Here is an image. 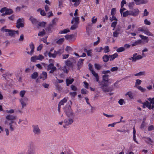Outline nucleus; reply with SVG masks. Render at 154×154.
Listing matches in <instances>:
<instances>
[{"label":"nucleus","instance_id":"f257e3e1","mask_svg":"<svg viewBox=\"0 0 154 154\" xmlns=\"http://www.w3.org/2000/svg\"><path fill=\"white\" fill-rule=\"evenodd\" d=\"M108 76L107 75H103L102 77V80L101 82H98L100 88L105 92H108L110 91L109 89L106 87L110 84L108 80Z\"/></svg>","mask_w":154,"mask_h":154},{"label":"nucleus","instance_id":"f03ea898","mask_svg":"<svg viewBox=\"0 0 154 154\" xmlns=\"http://www.w3.org/2000/svg\"><path fill=\"white\" fill-rule=\"evenodd\" d=\"M6 118L7 120L5 121V124L8 126L7 127L9 128L10 131H13L14 129V126L13 124L14 123L16 124V123L13 121L16 119V116L12 115H8L6 116Z\"/></svg>","mask_w":154,"mask_h":154},{"label":"nucleus","instance_id":"7ed1b4c3","mask_svg":"<svg viewBox=\"0 0 154 154\" xmlns=\"http://www.w3.org/2000/svg\"><path fill=\"white\" fill-rule=\"evenodd\" d=\"M137 31L141 32L149 36H153V34L151 32L148 28L145 26H142L138 28Z\"/></svg>","mask_w":154,"mask_h":154},{"label":"nucleus","instance_id":"20e7f679","mask_svg":"<svg viewBox=\"0 0 154 154\" xmlns=\"http://www.w3.org/2000/svg\"><path fill=\"white\" fill-rule=\"evenodd\" d=\"M150 102L146 101L143 104V107L145 106L148 107L149 109H153L154 107V98L152 99L151 98H149L148 99Z\"/></svg>","mask_w":154,"mask_h":154},{"label":"nucleus","instance_id":"39448f33","mask_svg":"<svg viewBox=\"0 0 154 154\" xmlns=\"http://www.w3.org/2000/svg\"><path fill=\"white\" fill-rule=\"evenodd\" d=\"M64 112L68 117H71L74 116L73 113L69 105L66 106L64 109Z\"/></svg>","mask_w":154,"mask_h":154},{"label":"nucleus","instance_id":"423d86ee","mask_svg":"<svg viewBox=\"0 0 154 154\" xmlns=\"http://www.w3.org/2000/svg\"><path fill=\"white\" fill-rule=\"evenodd\" d=\"M64 112L68 117H71L74 116L73 113L69 105L66 106L64 109Z\"/></svg>","mask_w":154,"mask_h":154},{"label":"nucleus","instance_id":"0eeeda50","mask_svg":"<svg viewBox=\"0 0 154 154\" xmlns=\"http://www.w3.org/2000/svg\"><path fill=\"white\" fill-rule=\"evenodd\" d=\"M19 102L22 106V108H23L24 107L26 106L28 104V99L27 97H25L23 98H20L19 99Z\"/></svg>","mask_w":154,"mask_h":154},{"label":"nucleus","instance_id":"6e6552de","mask_svg":"<svg viewBox=\"0 0 154 154\" xmlns=\"http://www.w3.org/2000/svg\"><path fill=\"white\" fill-rule=\"evenodd\" d=\"M44 59V57L42 54L38 56H34L31 57L30 60L31 62H35L36 60L42 61Z\"/></svg>","mask_w":154,"mask_h":154},{"label":"nucleus","instance_id":"1a4fd4ad","mask_svg":"<svg viewBox=\"0 0 154 154\" xmlns=\"http://www.w3.org/2000/svg\"><path fill=\"white\" fill-rule=\"evenodd\" d=\"M47 73L44 71H43L41 74L40 75L39 78L37 79L36 80L37 83L40 82L39 79H42L43 80H46L47 78Z\"/></svg>","mask_w":154,"mask_h":154},{"label":"nucleus","instance_id":"9d476101","mask_svg":"<svg viewBox=\"0 0 154 154\" xmlns=\"http://www.w3.org/2000/svg\"><path fill=\"white\" fill-rule=\"evenodd\" d=\"M24 19L23 18H19L17 22L16 26L18 28L23 27L24 26Z\"/></svg>","mask_w":154,"mask_h":154},{"label":"nucleus","instance_id":"9b49d317","mask_svg":"<svg viewBox=\"0 0 154 154\" xmlns=\"http://www.w3.org/2000/svg\"><path fill=\"white\" fill-rule=\"evenodd\" d=\"M33 131L35 134H39L41 133V130L38 126L37 125H34L32 126Z\"/></svg>","mask_w":154,"mask_h":154},{"label":"nucleus","instance_id":"f8f14e48","mask_svg":"<svg viewBox=\"0 0 154 154\" xmlns=\"http://www.w3.org/2000/svg\"><path fill=\"white\" fill-rule=\"evenodd\" d=\"M89 69L93 75L95 77L97 82H98L99 80V77L97 73H96L95 72L93 69L92 67L91 66L90 64H89Z\"/></svg>","mask_w":154,"mask_h":154},{"label":"nucleus","instance_id":"ddd939ff","mask_svg":"<svg viewBox=\"0 0 154 154\" xmlns=\"http://www.w3.org/2000/svg\"><path fill=\"white\" fill-rule=\"evenodd\" d=\"M56 69V68L54 66V65L53 63H50L48 66L47 70H51L49 72L50 73H53Z\"/></svg>","mask_w":154,"mask_h":154},{"label":"nucleus","instance_id":"4468645a","mask_svg":"<svg viewBox=\"0 0 154 154\" xmlns=\"http://www.w3.org/2000/svg\"><path fill=\"white\" fill-rule=\"evenodd\" d=\"M143 57L140 55H138L137 53H135L133 54V56L132 58V61L135 62L137 60L142 58Z\"/></svg>","mask_w":154,"mask_h":154},{"label":"nucleus","instance_id":"2eb2a0df","mask_svg":"<svg viewBox=\"0 0 154 154\" xmlns=\"http://www.w3.org/2000/svg\"><path fill=\"white\" fill-rule=\"evenodd\" d=\"M131 11V15L134 17H136L139 14L140 11L138 8H135L132 10H130Z\"/></svg>","mask_w":154,"mask_h":154},{"label":"nucleus","instance_id":"dca6fc26","mask_svg":"<svg viewBox=\"0 0 154 154\" xmlns=\"http://www.w3.org/2000/svg\"><path fill=\"white\" fill-rule=\"evenodd\" d=\"M64 123L66 125L71 124L73 122V118H68L64 120Z\"/></svg>","mask_w":154,"mask_h":154},{"label":"nucleus","instance_id":"f3484780","mask_svg":"<svg viewBox=\"0 0 154 154\" xmlns=\"http://www.w3.org/2000/svg\"><path fill=\"white\" fill-rule=\"evenodd\" d=\"M29 20L34 25L37 26L38 23V21L33 17H30L29 18Z\"/></svg>","mask_w":154,"mask_h":154},{"label":"nucleus","instance_id":"a211bd4d","mask_svg":"<svg viewBox=\"0 0 154 154\" xmlns=\"http://www.w3.org/2000/svg\"><path fill=\"white\" fill-rule=\"evenodd\" d=\"M29 47L31 51L30 52L28 51L27 53L30 55H32L34 50V46L33 43H31L30 44Z\"/></svg>","mask_w":154,"mask_h":154},{"label":"nucleus","instance_id":"6ab92c4d","mask_svg":"<svg viewBox=\"0 0 154 154\" xmlns=\"http://www.w3.org/2000/svg\"><path fill=\"white\" fill-rule=\"evenodd\" d=\"M84 59H81L79 60L77 63V69H79L82 66L83 63V61Z\"/></svg>","mask_w":154,"mask_h":154},{"label":"nucleus","instance_id":"aec40b11","mask_svg":"<svg viewBox=\"0 0 154 154\" xmlns=\"http://www.w3.org/2000/svg\"><path fill=\"white\" fill-rule=\"evenodd\" d=\"M79 23V18L78 17L73 18L71 21L72 24L78 25Z\"/></svg>","mask_w":154,"mask_h":154},{"label":"nucleus","instance_id":"412c9836","mask_svg":"<svg viewBox=\"0 0 154 154\" xmlns=\"http://www.w3.org/2000/svg\"><path fill=\"white\" fill-rule=\"evenodd\" d=\"M8 34L9 35L13 36L16 33H18V31H15L13 30L9 29V31H8Z\"/></svg>","mask_w":154,"mask_h":154},{"label":"nucleus","instance_id":"4be33fe9","mask_svg":"<svg viewBox=\"0 0 154 154\" xmlns=\"http://www.w3.org/2000/svg\"><path fill=\"white\" fill-rule=\"evenodd\" d=\"M142 43V41L141 40H138L135 42H132L131 45L132 46H134L138 45L141 44Z\"/></svg>","mask_w":154,"mask_h":154},{"label":"nucleus","instance_id":"5701e85b","mask_svg":"<svg viewBox=\"0 0 154 154\" xmlns=\"http://www.w3.org/2000/svg\"><path fill=\"white\" fill-rule=\"evenodd\" d=\"M66 85L69 86L70 84H71L74 81L73 78H69L66 79Z\"/></svg>","mask_w":154,"mask_h":154},{"label":"nucleus","instance_id":"b1692460","mask_svg":"<svg viewBox=\"0 0 154 154\" xmlns=\"http://www.w3.org/2000/svg\"><path fill=\"white\" fill-rule=\"evenodd\" d=\"M67 100V98L66 97L64 98L59 102L58 105L59 106H61L63 105L64 103L66 102Z\"/></svg>","mask_w":154,"mask_h":154},{"label":"nucleus","instance_id":"393cba45","mask_svg":"<svg viewBox=\"0 0 154 154\" xmlns=\"http://www.w3.org/2000/svg\"><path fill=\"white\" fill-rule=\"evenodd\" d=\"M48 55L49 57L55 58L57 55L56 51H55L53 54L49 52L48 53Z\"/></svg>","mask_w":154,"mask_h":154},{"label":"nucleus","instance_id":"a878e982","mask_svg":"<svg viewBox=\"0 0 154 154\" xmlns=\"http://www.w3.org/2000/svg\"><path fill=\"white\" fill-rule=\"evenodd\" d=\"M144 138L145 140L147 143L151 144L152 143V141L150 138L148 137H145Z\"/></svg>","mask_w":154,"mask_h":154},{"label":"nucleus","instance_id":"bb28decb","mask_svg":"<svg viewBox=\"0 0 154 154\" xmlns=\"http://www.w3.org/2000/svg\"><path fill=\"white\" fill-rule=\"evenodd\" d=\"M38 73L37 72H35L31 75V77L32 79H35L38 77Z\"/></svg>","mask_w":154,"mask_h":154},{"label":"nucleus","instance_id":"cd10ccee","mask_svg":"<svg viewBox=\"0 0 154 154\" xmlns=\"http://www.w3.org/2000/svg\"><path fill=\"white\" fill-rule=\"evenodd\" d=\"M109 56L110 60H112L118 56V55L117 53H115L113 55H109Z\"/></svg>","mask_w":154,"mask_h":154},{"label":"nucleus","instance_id":"c85d7f7f","mask_svg":"<svg viewBox=\"0 0 154 154\" xmlns=\"http://www.w3.org/2000/svg\"><path fill=\"white\" fill-rule=\"evenodd\" d=\"M26 93V91L25 90H22L20 91L19 93V95L20 98L26 97H24V95Z\"/></svg>","mask_w":154,"mask_h":154},{"label":"nucleus","instance_id":"c756f323","mask_svg":"<svg viewBox=\"0 0 154 154\" xmlns=\"http://www.w3.org/2000/svg\"><path fill=\"white\" fill-rule=\"evenodd\" d=\"M131 11H126L124 12L123 14V17H126L128 15H131Z\"/></svg>","mask_w":154,"mask_h":154},{"label":"nucleus","instance_id":"7c9ffc66","mask_svg":"<svg viewBox=\"0 0 154 154\" xmlns=\"http://www.w3.org/2000/svg\"><path fill=\"white\" fill-rule=\"evenodd\" d=\"M103 50V48L102 47H97L94 49V51L95 52L99 53L101 52Z\"/></svg>","mask_w":154,"mask_h":154},{"label":"nucleus","instance_id":"2f4dec72","mask_svg":"<svg viewBox=\"0 0 154 154\" xmlns=\"http://www.w3.org/2000/svg\"><path fill=\"white\" fill-rule=\"evenodd\" d=\"M136 88L142 92H145L146 91V88H143L140 86H138L136 87Z\"/></svg>","mask_w":154,"mask_h":154},{"label":"nucleus","instance_id":"473e14b6","mask_svg":"<svg viewBox=\"0 0 154 154\" xmlns=\"http://www.w3.org/2000/svg\"><path fill=\"white\" fill-rule=\"evenodd\" d=\"M84 51L87 53V55L88 56H91L92 54V50H88L86 49H84Z\"/></svg>","mask_w":154,"mask_h":154},{"label":"nucleus","instance_id":"72a5a7b5","mask_svg":"<svg viewBox=\"0 0 154 154\" xmlns=\"http://www.w3.org/2000/svg\"><path fill=\"white\" fill-rule=\"evenodd\" d=\"M37 11L40 12L41 15L42 16H44L46 15V14L44 10H42L41 9L39 8L37 10Z\"/></svg>","mask_w":154,"mask_h":154},{"label":"nucleus","instance_id":"f704fd0d","mask_svg":"<svg viewBox=\"0 0 154 154\" xmlns=\"http://www.w3.org/2000/svg\"><path fill=\"white\" fill-rule=\"evenodd\" d=\"M72 1L73 2H74V6H77L80 3V0H72Z\"/></svg>","mask_w":154,"mask_h":154},{"label":"nucleus","instance_id":"c9c22d12","mask_svg":"<svg viewBox=\"0 0 154 154\" xmlns=\"http://www.w3.org/2000/svg\"><path fill=\"white\" fill-rule=\"evenodd\" d=\"M26 154H35V151L33 149H28Z\"/></svg>","mask_w":154,"mask_h":154},{"label":"nucleus","instance_id":"e433bc0d","mask_svg":"<svg viewBox=\"0 0 154 154\" xmlns=\"http://www.w3.org/2000/svg\"><path fill=\"white\" fill-rule=\"evenodd\" d=\"M119 34V30H117L113 32V36L114 37H118Z\"/></svg>","mask_w":154,"mask_h":154},{"label":"nucleus","instance_id":"4c0bfd02","mask_svg":"<svg viewBox=\"0 0 154 154\" xmlns=\"http://www.w3.org/2000/svg\"><path fill=\"white\" fill-rule=\"evenodd\" d=\"M103 59L104 62H107L109 59V56L106 55H105L103 57Z\"/></svg>","mask_w":154,"mask_h":154},{"label":"nucleus","instance_id":"58836bf2","mask_svg":"<svg viewBox=\"0 0 154 154\" xmlns=\"http://www.w3.org/2000/svg\"><path fill=\"white\" fill-rule=\"evenodd\" d=\"M126 95H128L131 99H133L134 98L133 94L131 92H127Z\"/></svg>","mask_w":154,"mask_h":154},{"label":"nucleus","instance_id":"ea45409f","mask_svg":"<svg viewBox=\"0 0 154 154\" xmlns=\"http://www.w3.org/2000/svg\"><path fill=\"white\" fill-rule=\"evenodd\" d=\"M13 13L12 10L11 9H7L5 12V14L7 15H9Z\"/></svg>","mask_w":154,"mask_h":154},{"label":"nucleus","instance_id":"a19ab883","mask_svg":"<svg viewBox=\"0 0 154 154\" xmlns=\"http://www.w3.org/2000/svg\"><path fill=\"white\" fill-rule=\"evenodd\" d=\"M70 31L68 29H64L63 30H62L60 31L59 32V33L60 34H65L66 33L68 32H69Z\"/></svg>","mask_w":154,"mask_h":154},{"label":"nucleus","instance_id":"79ce46f5","mask_svg":"<svg viewBox=\"0 0 154 154\" xmlns=\"http://www.w3.org/2000/svg\"><path fill=\"white\" fill-rule=\"evenodd\" d=\"M45 22H38V23L37 24V26L38 27V26H42V27H44L45 26Z\"/></svg>","mask_w":154,"mask_h":154},{"label":"nucleus","instance_id":"37998d69","mask_svg":"<svg viewBox=\"0 0 154 154\" xmlns=\"http://www.w3.org/2000/svg\"><path fill=\"white\" fill-rule=\"evenodd\" d=\"M64 41V38H60L57 41V43L58 44H62Z\"/></svg>","mask_w":154,"mask_h":154},{"label":"nucleus","instance_id":"c03bdc74","mask_svg":"<svg viewBox=\"0 0 154 154\" xmlns=\"http://www.w3.org/2000/svg\"><path fill=\"white\" fill-rule=\"evenodd\" d=\"M125 50V48L124 47H121L118 48L116 50V51L118 52H120L124 51Z\"/></svg>","mask_w":154,"mask_h":154},{"label":"nucleus","instance_id":"a18cd8bd","mask_svg":"<svg viewBox=\"0 0 154 154\" xmlns=\"http://www.w3.org/2000/svg\"><path fill=\"white\" fill-rule=\"evenodd\" d=\"M142 81L141 80L139 79H137L136 80L135 84L134 87L136 88L137 86L138 85H140L141 84Z\"/></svg>","mask_w":154,"mask_h":154},{"label":"nucleus","instance_id":"49530a36","mask_svg":"<svg viewBox=\"0 0 154 154\" xmlns=\"http://www.w3.org/2000/svg\"><path fill=\"white\" fill-rule=\"evenodd\" d=\"M139 36L142 39L146 40V42H148V40H147V39L148 38V37H147V36H144L142 35H140Z\"/></svg>","mask_w":154,"mask_h":154},{"label":"nucleus","instance_id":"de8ad7c7","mask_svg":"<svg viewBox=\"0 0 154 154\" xmlns=\"http://www.w3.org/2000/svg\"><path fill=\"white\" fill-rule=\"evenodd\" d=\"M145 74V72H140L138 73H136L134 74L135 76H140L142 75H144Z\"/></svg>","mask_w":154,"mask_h":154},{"label":"nucleus","instance_id":"09e8293b","mask_svg":"<svg viewBox=\"0 0 154 154\" xmlns=\"http://www.w3.org/2000/svg\"><path fill=\"white\" fill-rule=\"evenodd\" d=\"M64 52V50L63 49H60L57 51H56L57 54H59L61 55V54Z\"/></svg>","mask_w":154,"mask_h":154},{"label":"nucleus","instance_id":"8fccbe9b","mask_svg":"<svg viewBox=\"0 0 154 154\" xmlns=\"http://www.w3.org/2000/svg\"><path fill=\"white\" fill-rule=\"evenodd\" d=\"M149 13L147 11V9H145L143 11V16H147L149 15Z\"/></svg>","mask_w":154,"mask_h":154},{"label":"nucleus","instance_id":"3c124183","mask_svg":"<svg viewBox=\"0 0 154 154\" xmlns=\"http://www.w3.org/2000/svg\"><path fill=\"white\" fill-rule=\"evenodd\" d=\"M103 49H104V52L105 53H107L109 51V47L108 46H105L104 48H103Z\"/></svg>","mask_w":154,"mask_h":154},{"label":"nucleus","instance_id":"603ef678","mask_svg":"<svg viewBox=\"0 0 154 154\" xmlns=\"http://www.w3.org/2000/svg\"><path fill=\"white\" fill-rule=\"evenodd\" d=\"M45 32L44 29H43L42 31L38 33V35L41 36H43L45 34Z\"/></svg>","mask_w":154,"mask_h":154},{"label":"nucleus","instance_id":"864d4df0","mask_svg":"<svg viewBox=\"0 0 154 154\" xmlns=\"http://www.w3.org/2000/svg\"><path fill=\"white\" fill-rule=\"evenodd\" d=\"M97 21V18H95V17H94L92 18L91 19V21L92 22V23H96Z\"/></svg>","mask_w":154,"mask_h":154},{"label":"nucleus","instance_id":"5fc2aeb1","mask_svg":"<svg viewBox=\"0 0 154 154\" xmlns=\"http://www.w3.org/2000/svg\"><path fill=\"white\" fill-rule=\"evenodd\" d=\"M65 50L67 51L68 52H71L72 51V49L71 47L67 46L65 49Z\"/></svg>","mask_w":154,"mask_h":154},{"label":"nucleus","instance_id":"6e6d98bb","mask_svg":"<svg viewBox=\"0 0 154 154\" xmlns=\"http://www.w3.org/2000/svg\"><path fill=\"white\" fill-rule=\"evenodd\" d=\"M144 23L145 24L148 25H150L151 24V22L147 19L144 20Z\"/></svg>","mask_w":154,"mask_h":154},{"label":"nucleus","instance_id":"4d7b16f0","mask_svg":"<svg viewBox=\"0 0 154 154\" xmlns=\"http://www.w3.org/2000/svg\"><path fill=\"white\" fill-rule=\"evenodd\" d=\"M81 93L82 94H86L88 93V91L86 89H82L81 91Z\"/></svg>","mask_w":154,"mask_h":154},{"label":"nucleus","instance_id":"13d9d810","mask_svg":"<svg viewBox=\"0 0 154 154\" xmlns=\"http://www.w3.org/2000/svg\"><path fill=\"white\" fill-rule=\"evenodd\" d=\"M117 23V22L116 21L112 23L111 25V26L112 27L114 28L112 29L113 30H114V28L116 26Z\"/></svg>","mask_w":154,"mask_h":154},{"label":"nucleus","instance_id":"bf43d9fd","mask_svg":"<svg viewBox=\"0 0 154 154\" xmlns=\"http://www.w3.org/2000/svg\"><path fill=\"white\" fill-rule=\"evenodd\" d=\"M71 88L72 90L74 91H76L77 90L76 87L75 86L73 85H71Z\"/></svg>","mask_w":154,"mask_h":154},{"label":"nucleus","instance_id":"052dcab7","mask_svg":"<svg viewBox=\"0 0 154 154\" xmlns=\"http://www.w3.org/2000/svg\"><path fill=\"white\" fill-rule=\"evenodd\" d=\"M94 66L95 68L98 70L100 69L101 68V66L99 64L97 63L94 64Z\"/></svg>","mask_w":154,"mask_h":154},{"label":"nucleus","instance_id":"680f3d73","mask_svg":"<svg viewBox=\"0 0 154 154\" xmlns=\"http://www.w3.org/2000/svg\"><path fill=\"white\" fill-rule=\"evenodd\" d=\"M73 24V25L71 26L70 28V29L72 30L76 29L78 27L77 25L74 24Z\"/></svg>","mask_w":154,"mask_h":154},{"label":"nucleus","instance_id":"e2e57ef3","mask_svg":"<svg viewBox=\"0 0 154 154\" xmlns=\"http://www.w3.org/2000/svg\"><path fill=\"white\" fill-rule=\"evenodd\" d=\"M134 5V2L129 3L128 4V7L130 9L133 8Z\"/></svg>","mask_w":154,"mask_h":154},{"label":"nucleus","instance_id":"0e129e2a","mask_svg":"<svg viewBox=\"0 0 154 154\" xmlns=\"http://www.w3.org/2000/svg\"><path fill=\"white\" fill-rule=\"evenodd\" d=\"M103 114L104 116H105L106 117L108 118H111L113 117L114 116V115H108L104 113H103Z\"/></svg>","mask_w":154,"mask_h":154},{"label":"nucleus","instance_id":"69168bd1","mask_svg":"<svg viewBox=\"0 0 154 154\" xmlns=\"http://www.w3.org/2000/svg\"><path fill=\"white\" fill-rule=\"evenodd\" d=\"M53 16V14L52 11H50L47 13V17L48 18Z\"/></svg>","mask_w":154,"mask_h":154},{"label":"nucleus","instance_id":"338daca9","mask_svg":"<svg viewBox=\"0 0 154 154\" xmlns=\"http://www.w3.org/2000/svg\"><path fill=\"white\" fill-rule=\"evenodd\" d=\"M72 35H66L65 36V37L67 39H70L72 38Z\"/></svg>","mask_w":154,"mask_h":154},{"label":"nucleus","instance_id":"774afa93","mask_svg":"<svg viewBox=\"0 0 154 154\" xmlns=\"http://www.w3.org/2000/svg\"><path fill=\"white\" fill-rule=\"evenodd\" d=\"M134 0L135 2V3L137 5H138L141 4V0Z\"/></svg>","mask_w":154,"mask_h":154}]
</instances>
